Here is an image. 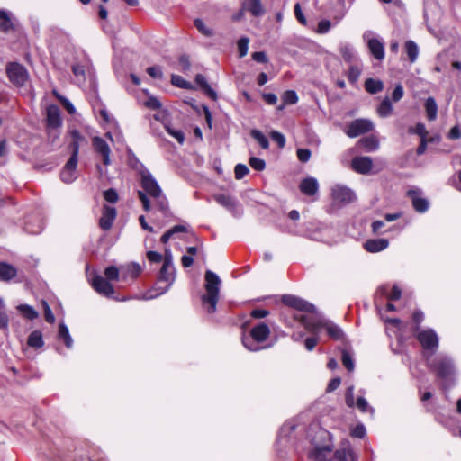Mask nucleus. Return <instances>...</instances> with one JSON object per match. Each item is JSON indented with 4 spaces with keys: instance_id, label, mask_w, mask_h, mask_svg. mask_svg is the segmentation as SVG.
Masks as SVG:
<instances>
[{
    "instance_id": "46",
    "label": "nucleus",
    "mask_w": 461,
    "mask_h": 461,
    "mask_svg": "<svg viewBox=\"0 0 461 461\" xmlns=\"http://www.w3.org/2000/svg\"><path fill=\"white\" fill-rule=\"evenodd\" d=\"M72 71L79 84L86 81V71L84 66L80 64H75L72 66Z\"/></svg>"
},
{
    "instance_id": "49",
    "label": "nucleus",
    "mask_w": 461,
    "mask_h": 461,
    "mask_svg": "<svg viewBox=\"0 0 461 461\" xmlns=\"http://www.w3.org/2000/svg\"><path fill=\"white\" fill-rule=\"evenodd\" d=\"M54 95L61 102L65 109L70 113L73 114L76 112V109L72 103L67 99L66 97L60 95L57 91H53Z\"/></svg>"
},
{
    "instance_id": "21",
    "label": "nucleus",
    "mask_w": 461,
    "mask_h": 461,
    "mask_svg": "<svg viewBox=\"0 0 461 461\" xmlns=\"http://www.w3.org/2000/svg\"><path fill=\"white\" fill-rule=\"evenodd\" d=\"M299 188L303 194L312 196L318 193L319 183L316 178L309 176L302 180Z\"/></svg>"
},
{
    "instance_id": "11",
    "label": "nucleus",
    "mask_w": 461,
    "mask_h": 461,
    "mask_svg": "<svg viewBox=\"0 0 461 461\" xmlns=\"http://www.w3.org/2000/svg\"><path fill=\"white\" fill-rule=\"evenodd\" d=\"M373 129L374 123L370 120L357 119L350 122L345 132L349 138H356L371 131Z\"/></svg>"
},
{
    "instance_id": "38",
    "label": "nucleus",
    "mask_w": 461,
    "mask_h": 461,
    "mask_svg": "<svg viewBox=\"0 0 461 461\" xmlns=\"http://www.w3.org/2000/svg\"><path fill=\"white\" fill-rule=\"evenodd\" d=\"M59 338L63 339L67 348H71L73 339L69 334L68 328L66 324L60 323L59 327Z\"/></svg>"
},
{
    "instance_id": "10",
    "label": "nucleus",
    "mask_w": 461,
    "mask_h": 461,
    "mask_svg": "<svg viewBox=\"0 0 461 461\" xmlns=\"http://www.w3.org/2000/svg\"><path fill=\"white\" fill-rule=\"evenodd\" d=\"M433 368L437 371L438 376L444 380H450L455 375L453 361L447 356H439Z\"/></svg>"
},
{
    "instance_id": "56",
    "label": "nucleus",
    "mask_w": 461,
    "mask_h": 461,
    "mask_svg": "<svg viewBox=\"0 0 461 461\" xmlns=\"http://www.w3.org/2000/svg\"><path fill=\"white\" fill-rule=\"evenodd\" d=\"M167 131L169 135L174 137L180 144L184 143L185 141V134L180 130L173 129L169 126L167 127Z\"/></svg>"
},
{
    "instance_id": "15",
    "label": "nucleus",
    "mask_w": 461,
    "mask_h": 461,
    "mask_svg": "<svg viewBox=\"0 0 461 461\" xmlns=\"http://www.w3.org/2000/svg\"><path fill=\"white\" fill-rule=\"evenodd\" d=\"M352 169L362 175H368L372 173L373 160L370 157L358 156L351 160Z\"/></svg>"
},
{
    "instance_id": "54",
    "label": "nucleus",
    "mask_w": 461,
    "mask_h": 461,
    "mask_svg": "<svg viewBox=\"0 0 461 461\" xmlns=\"http://www.w3.org/2000/svg\"><path fill=\"white\" fill-rule=\"evenodd\" d=\"M104 198L106 202L115 203L118 201V194L115 189L110 188L104 192Z\"/></svg>"
},
{
    "instance_id": "63",
    "label": "nucleus",
    "mask_w": 461,
    "mask_h": 461,
    "mask_svg": "<svg viewBox=\"0 0 461 461\" xmlns=\"http://www.w3.org/2000/svg\"><path fill=\"white\" fill-rule=\"evenodd\" d=\"M331 27V23L329 20H321L318 23V28L316 30V32L320 34L327 33Z\"/></svg>"
},
{
    "instance_id": "3",
    "label": "nucleus",
    "mask_w": 461,
    "mask_h": 461,
    "mask_svg": "<svg viewBox=\"0 0 461 461\" xmlns=\"http://www.w3.org/2000/svg\"><path fill=\"white\" fill-rule=\"evenodd\" d=\"M293 318L312 332H314L319 328H325L328 335L336 340L342 339L344 335L342 330L338 325L329 321L315 320L302 313H294L293 314Z\"/></svg>"
},
{
    "instance_id": "28",
    "label": "nucleus",
    "mask_w": 461,
    "mask_h": 461,
    "mask_svg": "<svg viewBox=\"0 0 461 461\" xmlns=\"http://www.w3.org/2000/svg\"><path fill=\"white\" fill-rule=\"evenodd\" d=\"M357 144L367 152L375 151L379 148V141L375 136L364 137Z\"/></svg>"
},
{
    "instance_id": "5",
    "label": "nucleus",
    "mask_w": 461,
    "mask_h": 461,
    "mask_svg": "<svg viewBox=\"0 0 461 461\" xmlns=\"http://www.w3.org/2000/svg\"><path fill=\"white\" fill-rule=\"evenodd\" d=\"M317 437L325 442L321 445L313 441V448L309 453V458L313 461H330L332 456L330 434L325 429H319Z\"/></svg>"
},
{
    "instance_id": "29",
    "label": "nucleus",
    "mask_w": 461,
    "mask_h": 461,
    "mask_svg": "<svg viewBox=\"0 0 461 461\" xmlns=\"http://www.w3.org/2000/svg\"><path fill=\"white\" fill-rule=\"evenodd\" d=\"M195 83L203 90V92L212 100L217 99V93L208 84L206 77L202 74H197Z\"/></svg>"
},
{
    "instance_id": "61",
    "label": "nucleus",
    "mask_w": 461,
    "mask_h": 461,
    "mask_svg": "<svg viewBox=\"0 0 461 461\" xmlns=\"http://www.w3.org/2000/svg\"><path fill=\"white\" fill-rule=\"evenodd\" d=\"M271 139L277 143L279 148H284L285 145V137L279 131H272Z\"/></svg>"
},
{
    "instance_id": "9",
    "label": "nucleus",
    "mask_w": 461,
    "mask_h": 461,
    "mask_svg": "<svg viewBox=\"0 0 461 461\" xmlns=\"http://www.w3.org/2000/svg\"><path fill=\"white\" fill-rule=\"evenodd\" d=\"M363 39L365 41H366L371 55L377 60H383L384 59V42L375 37L372 31L365 32L363 34Z\"/></svg>"
},
{
    "instance_id": "35",
    "label": "nucleus",
    "mask_w": 461,
    "mask_h": 461,
    "mask_svg": "<svg viewBox=\"0 0 461 461\" xmlns=\"http://www.w3.org/2000/svg\"><path fill=\"white\" fill-rule=\"evenodd\" d=\"M365 89L370 94H377L384 89V83L379 79L367 78L365 81Z\"/></svg>"
},
{
    "instance_id": "22",
    "label": "nucleus",
    "mask_w": 461,
    "mask_h": 461,
    "mask_svg": "<svg viewBox=\"0 0 461 461\" xmlns=\"http://www.w3.org/2000/svg\"><path fill=\"white\" fill-rule=\"evenodd\" d=\"M389 246L387 239H370L364 243V248L370 253H377L384 250Z\"/></svg>"
},
{
    "instance_id": "30",
    "label": "nucleus",
    "mask_w": 461,
    "mask_h": 461,
    "mask_svg": "<svg viewBox=\"0 0 461 461\" xmlns=\"http://www.w3.org/2000/svg\"><path fill=\"white\" fill-rule=\"evenodd\" d=\"M17 274L16 268L8 263L0 262V279L2 281H9Z\"/></svg>"
},
{
    "instance_id": "51",
    "label": "nucleus",
    "mask_w": 461,
    "mask_h": 461,
    "mask_svg": "<svg viewBox=\"0 0 461 461\" xmlns=\"http://www.w3.org/2000/svg\"><path fill=\"white\" fill-rule=\"evenodd\" d=\"M249 40L247 37H242L238 41V50L240 58H243L247 55L249 50Z\"/></svg>"
},
{
    "instance_id": "26",
    "label": "nucleus",
    "mask_w": 461,
    "mask_h": 461,
    "mask_svg": "<svg viewBox=\"0 0 461 461\" xmlns=\"http://www.w3.org/2000/svg\"><path fill=\"white\" fill-rule=\"evenodd\" d=\"M334 457L336 461H356L357 456L351 449L350 446L348 444L343 447L339 448L334 453Z\"/></svg>"
},
{
    "instance_id": "48",
    "label": "nucleus",
    "mask_w": 461,
    "mask_h": 461,
    "mask_svg": "<svg viewBox=\"0 0 461 461\" xmlns=\"http://www.w3.org/2000/svg\"><path fill=\"white\" fill-rule=\"evenodd\" d=\"M408 131L411 134L419 135L420 140L426 139L428 134L425 125L421 122L417 123L415 127H410Z\"/></svg>"
},
{
    "instance_id": "55",
    "label": "nucleus",
    "mask_w": 461,
    "mask_h": 461,
    "mask_svg": "<svg viewBox=\"0 0 461 461\" xmlns=\"http://www.w3.org/2000/svg\"><path fill=\"white\" fill-rule=\"evenodd\" d=\"M249 172V167L244 164H238L235 167L234 173L236 179H241Z\"/></svg>"
},
{
    "instance_id": "2",
    "label": "nucleus",
    "mask_w": 461,
    "mask_h": 461,
    "mask_svg": "<svg viewBox=\"0 0 461 461\" xmlns=\"http://www.w3.org/2000/svg\"><path fill=\"white\" fill-rule=\"evenodd\" d=\"M176 279V269L173 264V256L169 249H166L165 257L154 290L156 294L146 295L144 299H153L158 295L167 293Z\"/></svg>"
},
{
    "instance_id": "45",
    "label": "nucleus",
    "mask_w": 461,
    "mask_h": 461,
    "mask_svg": "<svg viewBox=\"0 0 461 461\" xmlns=\"http://www.w3.org/2000/svg\"><path fill=\"white\" fill-rule=\"evenodd\" d=\"M0 18L2 19L0 22V30L2 32H6L13 28V23L6 12L0 10Z\"/></svg>"
},
{
    "instance_id": "25",
    "label": "nucleus",
    "mask_w": 461,
    "mask_h": 461,
    "mask_svg": "<svg viewBox=\"0 0 461 461\" xmlns=\"http://www.w3.org/2000/svg\"><path fill=\"white\" fill-rule=\"evenodd\" d=\"M43 228V221L38 216L28 219L24 224V230L30 234H39Z\"/></svg>"
},
{
    "instance_id": "33",
    "label": "nucleus",
    "mask_w": 461,
    "mask_h": 461,
    "mask_svg": "<svg viewBox=\"0 0 461 461\" xmlns=\"http://www.w3.org/2000/svg\"><path fill=\"white\" fill-rule=\"evenodd\" d=\"M27 344L29 347L33 348H40L43 347L44 341L41 331L38 330H33L28 337Z\"/></svg>"
},
{
    "instance_id": "58",
    "label": "nucleus",
    "mask_w": 461,
    "mask_h": 461,
    "mask_svg": "<svg viewBox=\"0 0 461 461\" xmlns=\"http://www.w3.org/2000/svg\"><path fill=\"white\" fill-rule=\"evenodd\" d=\"M296 154L301 162L306 163L310 160L312 152L309 149H298Z\"/></svg>"
},
{
    "instance_id": "47",
    "label": "nucleus",
    "mask_w": 461,
    "mask_h": 461,
    "mask_svg": "<svg viewBox=\"0 0 461 461\" xmlns=\"http://www.w3.org/2000/svg\"><path fill=\"white\" fill-rule=\"evenodd\" d=\"M171 83L175 86L183 88V89H190L192 88L191 83L185 80L182 77L177 75H172L171 76Z\"/></svg>"
},
{
    "instance_id": "27",
    "label": "nucleus",
    "mask_w": 461,
    "mask_h": 461,
    "mask_svg": "<svg viewBox=\"0 0 461 461\" xmlns=\"http://www.w3.org/2000/svg\"><path fill=\"white\" fill-rule=\"evenodd\" d=\"M339 52L343 59L348 63L353 64L359 61L357 58L354 48L348 43L341 44L339 47Z\"/></svg>"
},
{
    "instance_id": "64",
    "label": "nucleus",
    "mask_w": 461,
    "mask_h": 461,
    "mask_svg": "<svg viewBox=\"0 0 461 461\" xmlns=\"http://www.w3.org/2000/svg\"><path fill=\"white\" fill-rule=\"evenodd\" d=\"M351 436L357 438H363L366 436V428L363 424L357 425L351 430Z\"/></svg>"
},
{
    "instance_id": "17",
    "label": "nucleus",
    "mask_w": 461,
    "mask_h": 461,
    "mask_svg": "<svg viewBox=\"0 0 461 461\" xmlns=\"http://www.w3.org/2000/svg\"><path fill=\"white\" fill-rule=\"evenodd\" d=\"M420 189H410L407 193L408 196L411 199L412 206L418 212H425L429 209V202L427 199L420 197Z\"/></svg>"
},
{
    "instance_id": "20",
    "label": "nucleus",
    "mask_w": 461,
    "mask_h": 461,
    "mask_svg": "<svg viewBox=\"0 0 461 461\" xmlns=\"http://www.w3.org/2000/svg\"><path fill=\"white\" fill-rule=\"evenodd\" d=\"M70 137H71L70 148L72 149V154L69 158H71L73 162H74V159L78 161V153H79L80 145L83 142H86V140L84 136H82L80 134V132L77 130L71 131Z\"/></svg>"
},
{
    "instance_id": "23",
    "label": "nucleus",
    "mask_w": 461,
    "mask_h": 461,
    "mask_svg": "<svg viewBox=\"0 0 461 461\" xmlns=\"http://www.w3.org/2000/svg\"><path fill=\"white\" fill-rule=\"evenodd\" d=\"M77 166V160L74 159V162L71 158L68 160L65 164L61 173L60 177L64 183H71L76 179V168Z\"/></svg>"
},
{
    "instance_id": "59",
    "label": "nucleus",
    "mask_w": 461,
    "mask_h": 461,
    "mask_svg": "<svg viewBox=\"0 0 461 461\" xmlns=\"http://www.w3.org/2000/svg\"><path fill=\"white\" fill-rule=\"evenodd\" d=\"M145 106L151 110H158L161 107V103L157 97L149 96L145 101Z\"/></svg>"
},
{
    "instance_id": "42",
    "label": "nucleus",
    "mask_w": 461,
    "mask_h": 461,
    "mask_svg": "<svg viewBox=\"0 0 461 461\" xmlns=\"http://www.w3.org/2000/svg\"><path fill=\"white\" fill-rule=\"evenodd\" d=\"M250 135L253 139H255L260 147L264 149H268L269 141L267 138L258 130H252Z\"/></svg>"
},
{
    "instance_id": "1",
    "label": "nucleus",
    "mask_w": 461,
    "mask_h": 461,
    "mask_svg": "<svg viewBox=\"0 0 461 461\" xmlns=\"http://www.w3.org/2000/svg\"><path fill=\"white\" fill-rule=\"evenodd\" d=\"M141 186L143 191L138 192V196L142 203L143 209L146 212H149L151 209L150 201L147 195H149L153 201L155 206L161 212L163 216L169 217L171 212L169 210L168 201L163 194L162 190L158 184L157 180L153 177L151 173L148 169L141 171Z\"/></svg>"
},
{
    "instance_id": "44",
    "label": "nucleus",
    "mask_w": 461,
    "mask_h": 461,
    "mask_svg": "<svg viewBox=\"0 0 461 461\" xmlns=\"http://www.w3.org/2000/svg\"><path fill=\"white\" fill-rule=\"evenodd\" d=\"M355 405L362 412H370L372 415L375 412L374 408L369 406L367 401L362 396H360L357 399Z\"/></svg>"
},
{
    "instance_id": "52",
    "label": "nucleus",
    "mask_w": 461,
    "mask_h": 461,
    "mask_svg": "<svg viewBox=\"0 0 461 461\" xmlns=\"http://www.w3.org/2000/svg\"><path fill=\"white\" fill-rule=\"evenodd\" d=\"M249 164L254 170L257 171H262L266 167L265 160L256 157H251L249 160Z\"/></svg>"
},
{
    "instance_id": "41",
    "label": "nucleus",
    "mask_w": 461,
    "mask_h": 461,
    "mask_svg": "<svg viewBox=\"0 0 461 461\" xmlns=\"http://www.w3.org/2000/svg\"><path fill=\"white\" fill-rule=\"evenodd\" d=\"M379 291L391 301L398 300L402 295V291L397 285L393 286L390 294L387 293V286H381Z\"/></svg>"
},
{
    "instance_id": "34",
    "label": "nucleus",
    "mask_w": 461,
    "mask_h": 461,
    "mask_svg": "<svg viewBox=\"0 0 461 461\" xmlns=\"http://www.w3.org/2000/svg\"><path fill=\"white\" fill-rule=\"evenodd\" d=\"M362 72V64L360 61L350 64L348 71V79L351 84L357 82Z\"/></svg>"
},
{
    "instance_id": "19",
    "label": "nucleus",
    "mask_w": 461,
    "mask_h": 461,
    "mask_svg": "<svg viewBox=\"0 0 461 461\" xmlns=\"http://www.w3.org/2000/svg\"><path fill=\"white\" fill-rule=\"evenodd\" d=\"M62 124L60 112L58 106L50 105L47 109V126L48 128L57 130Z\"/></svg>"
},
{
    "instance_id": "50",
    "label": "nucleus",
    "mask_w": 461,
    "mask_h": 461,
    "mask_svg": "<svg viewBox=\"0 0 461 461\" xmlns=\"http://www.w3.org/2000/svg\"><path fill=\"white\" fill-rule=\"evenodd\" d=\"M295 424L292 421L285 422L280 429L279 439L288 437L289 434L295 429Z\"/></svg>"
},
{
    "instance_id": "18",
    "label": "nucleus",
    "mask_w": 461,
    "mask_h": 461,
    "mask_svg": "<svg viewBox=\"0 0 461 461\" xmlns=\"http://www.w3.org/2000/svg\"><path fill=\"white\" fill-rule=\"evenodd\" d=\"M116 215L117 212L114 207L104 205L103 208L102 216L99 220L100 227L104 230H110L116 218Z\"/></svg>"
},
{
    "instance_id": "62",
    "label": "nucleus",
    "mask_w": 461,
    "mask_h": 461,
    "mask_svg": "<svg viewBox=\"0 0 461 461\" xmlns=\"http://www.w3.org/2000/svg\"><path fill=\"white\" fill-rule=\"evenodd\" d=\"M404 95L403 87L401 84L396 85L394 87L393 93H392V99L393 102H399Z\"/></svg>"
},
{
    "instance_id": "12",
    "label": "nucleus",
    "mask_w": 461,
    "mask_h": 461,
    "mask_svg": "<svg viewBox=\"0 0 461 461\" xmlns=\"http://www.w3.org/2000/svg\"><path fill=\"white\" fill-rule=\"evenodd\" d=\"M282 303L286 306L303 312H315V306L309 302L292 294H285L282 296Z\"/></svg>"
},
{
    "instance_id": "37",
    "label": "nucleus",
    "mask_w": 461,
    "mask_h": 461,
    "mask_svg": "<svg viewBox=\"0 0 461 461\" xmlns=\"http://www.w3.org/2000/svg\"><path fill=\"white\" fill-rule=\"evenodd\" d=\"M393 104L388 96H386L377 108V113L381 117H388L393 113Z\"/></svg>"
},
{
    "instance_id": "7",
    "label": "nucleus",
    "mask_w": 461,
    "mask_h": 461,
    "mask_svg": "<svg viewBox=\"0 0 461 461\" xmlns=\"http://www.w3.org/2000/svg\"><path fill=\"white\" fill-rule=\"evenodd\" d=\"M6 75L9 80L18 87L23 86L29 79V73L25 67L17 62L7 64Z\"/></svg>"
},
{
    "instance_id": "53",
    "label": "nucleus",
    "mask_w": 461,
    "mask_h": 461,
    "mask_svg": "<svg viewBox=\"0 0 461 461\" xmlns=\"http://www.w3.org/2000/svg\"><path fill=\"white\" fill-rule=\"evenodd\" d=\"M342 363L348 371L354 370V361L350 354L346 350L342 352Z\"/></svg>"
},
{
    "instance_id": "39",
    "label": "nucleus",
    "mask_w": 461,
    "mask_h": 461,
    "mask_svg": "<svg viewBox=\"0 0 461 461\" xmlns=\"http://www.w3.org/2000/svg\"><path fill=\"white\" fill-rule=\"evenodd\" d=\"M283 104L279 107L282 110L286 104H294L298 102V96L295 91L287 90L282 95Z\"/></svg>"
},
{
    "instance_id": "31",
    "label": "nucleus",
    "mask_w": 461,
    "mask_h": 461,
    "mask_svg": "<svg viewBox=\"0 0 461 461\" xmlns=\"http://www.w3.org/2000/svg\"><path fill=\"white\" fill-rule=\"evenodd\" d=\"M214 200L219 203L221 204V206L225 207L226 209L233 212L238 203H237V201L231 197L230 195H226V194H216L214 195Z\"/></svg>"
},
{
    "instance_id": "13",
    "label": "nucleus",
    "mask_w": 461,
    "mask_h": 461,
    "mask_svg": "<svg viewBox=\"0 0 461 461\" xmlns=\"http://www.w3.org/2000/svg\"><path fill=\"white\" fill-rule=\"evenodd\" d=\"M331 196L339 203H349L355 200L354 192L347 186L340 185L332 187Z\"/></svg>"
},
{
    "instance_id": "6",
    "label": "nucleus",
    "mask_w": 461,
    "mask_h": 461,
    "mask_svg": "<svg viewBox=\"0 0 461 461\" xmlns=\"http://www.w3.org/2000/svg\"><path fill=\"white\" fill-rule=\"evenodd\" d=\"M269 334V327L265 322H260L251 329L249 336L243 337L242 343L247 349L258 351L261 347L258 344L267 340Z\"/></svg>"
},
{
    "instance_id": "8",
    "label": "nucleus",
    "mask_w": 461,
    "mask_h": 461,
    "mask_svg": "<svg viewBox=\"0 0 461 461\" xmlns=\"http://www.w3.org/2000/svg\"><path fill=\"white\" fill-rule=\"evenodd\" d=\"M417 339L426 350V354L429 351L430 355L435 353L438 347V338L432 329H426L417 331Z\"/></svg>"
},
{
    "instance_id": "16",
    "label": "nucleus",
    "mask_w": 461,
    "mask_h": 461,
    "mask_svg": "<svg viewBox=\"0 0 461 461\" xmlns=\"http://www.w3.org/2000/svg\"><path fill=\"white\" fill-rule=\"evenodd\" d=\"M92 142H93V148H94L95 151L103 157L104 164L105 166L110 165L111 164V159H110L111 149H110L108 143L104 139H102L100 137H94Z\"/></svg>"
},
{
    "instance_id": "14",
    "label": "nucleus",
    "mask_w": 461,
    "mask_h": 461,
    "mask_svg": "<svg viewBox=\"0 0 461 461\" xmlns=\"http://www.w3.org/2000/svg\"><path fill=\"white\" fill-rule=\"evenodd\" d=\"M91 285L98 294L106 297H111L114 293L113 285L99 275H95L91 278Z\"/></svg>"
},
{
    "instance_id": "24",
    "label": "nucleus",
    "mask_w": 461,
    "mask_h": 461,
    "mask_svg": "<svg viewBox=\"0 0 461 461\" xmlns=\"http://www.w3.org/2000/svg\"><path fill=\"white\" fill-rule=\"evenodd\" d=\"M241 5L243 11L250 13L255 17L261 16L265 13L261 0H244Z\"/></svg>"
},
{
    "instance_id": "36",
    "label": "nucleus",
    "mask_w": 461,
    "mask_h": 461,
    "mask_svg": "<svg viewBox=\"0 0 461 461\" xmlns=\"http://www.w3.org/2000/svg\"><path fill=\"white\" fill-rule=\"evenodd\" d=\"M425 109L429 121H434L438 114V105L435 99L431 96L428 97L425 102Z\"/></svg>"
},
{
    "instance_id": "4",
    "label": "nucleus",
    "mask_w": 461,
    "mask_h": 461,
    "mask_svg": "<svg viewBox=\"0 0 461 461\" xmlns=\"http://www.w3.org/2000/svg\"><path fill=\"white\" fill-rule=\"evenodd\" d=\"M204 280L206 294L202 296V303L203 305L208 304L207 312L209 313H213L216 311L221 281L218 275L212 270H206Z\"/></svg>"
},
{
    "instance_id": "43",
    "label": "nucleus",
    "mask_w": 461,
    "mask_h": 461,
    "mask_svg": "<svg viewBox=\"0 0 461 461\" xmlns=\"http://www.w3.org/2000/svg\"><path fill=\"white\" fill-rule=\"evenodd\" d=\"M194 25L198 32L206 36V37H212L214 34V32L212 28L208 27L202 19H195L194 20Z\"/></svg>"
},
{
    "instance_id": "40",
    "label": "nucleus",
    "mask_w": 461,
    "mask_h": 461,
    "mask_svg": "<svg viewBox=\"0 0 461 461\" xmlns=\"http://www.w3.org/2000/svg\"><path fill=\"white\" fill-rule=\"evenodd\" d=\"M17 310L28 320H34L38 317V312L28 304H20Z\"/></svg>"
},
{
    "instance_id": "60",
    "label": "nucleus",
    "mask_w": 461,
    "mask_h": 461,
    "mask_svg": "<svg viewBox=\"0 0 461 461\" xmlns=\"http://www.w3.org/2000/svg\"><path fill=\"white\" fill-rule=\"evenodd\" d=\"M147 73L151 77L156 78V79H162V77H163L162 70H161L160 67H158V66L149 67L147 68Z\"/></svg>"
},
{
    "instance_id": "32",
    "label": "nucleus",
    "mask_w": 461,
    "mask_h": 461,
    "mask_svg": "<svg viewBox=\"0 0 461 461\" xmlns=\"http://www.w3.org/2000/svg\"><path fill=\"white\" fill-rule=\"evenodd\" d=\"M404 48L410 62H416L419 57V47L417 43L411 40H409L405 42Z\"/></svg>"
},
{
    "instance_id": "57",
    "label": "nucleus",
    "mask_w": 461,
    "mask_h": 461,
    "mask_svg": "<svg viewBox=\"0 0 461 461\" xmlns=\"http://www.w3.org/2000/svg\"><path fill=\"white\" fill-rule=\"evenodd\" d=\"M105 277L109 280H117L119 278V270L114 266H110L104 270Z\"/></svg>"
}]
</instances>
